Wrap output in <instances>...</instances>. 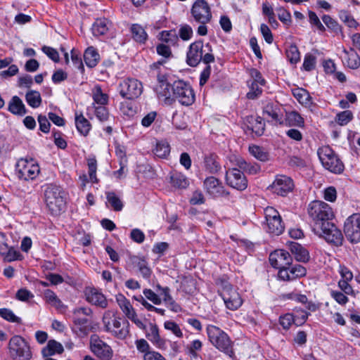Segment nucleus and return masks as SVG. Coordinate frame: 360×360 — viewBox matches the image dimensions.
I'll return each instance as SVG.
<instances>
[{
  "mask_svg": "<svg viewBox=\"0 0 360 360\" xmlns=\"http://www.w3.org/2000/svg\"><path fill=\"white\" fill-rule=\"evenodd\" d=\"M308 213L313 222L312 229L315 234L336 246L342 245L343 236L333 222L334 212L328 204L314 200L309 205Z\"/></svg>",
  "mask_w": 360,
  "mask_h": 360,
  "instance_id": "1",
  "label": "nucleus"
},
{
  "mask_svg": "<svg viewBox=\"0 0 360 360\" xmlns=\"http://www.w3.org/2000/svg\"><path fill=\"white\" fill-rule=\"evenodd\" d=\"M46 207L53 215H59L65 210L66 201L63 189L55 184H48L44 189Z\"/></svg>",
  "mask_w": 360,
  "mask_h": 360,
  "instance_id": "2",
  "label": "nucleus"
},
{
  "mask_svg": "<svg viewBox=\"0 0 360 360\" xmlns=\"http://www.w3.org/2000/svg\"><path fill=\"white\" fill-rule=\"evenodd\" d=\"M158 84L154 88L160 98H164L166 105H172L176 100L180 101V80H175L172 84L167 82L165 75H157Z\"/></svg>",
  "mask_w": 360,
  "mask_h": 360,
  "instance_id": "3",
  "label": "nucleus"
},
{
  "mask_svg": "<svg viewBox=\"0 0 360 360\" xmlns=\"http://www.w3.org/2000/svg\"><path fill=\"white\" fill-rule=\"evenodd\" d=\"M103 323L105 330L119 339H124L129 333L128 321L115 316L112 311L108 310L104 313Z\"/></svg>",
  "mask_w": 360,
  "mask_h": 360,
  "instance_id": "4",
  "label": "nucleus"
},
{
  "mask_svg": "<svg viewBox=\"0 0 360 360\" xmlns=\"http://www.w3.org/2000/svg\"><path fill=\"white\" fill-rule=\"evenodd\" d=\"M317 155L326 169L336 174H342L344 172L343 162L329 146L320 147L317 150Z\"/></svg>",
  "mask_w": 360,
  "mask_h": 360,
  "instance_id": "5",
  "label": "nucleus"
},
{
  "mask_svg": "<svg viewBox=\"0 0 360 360\" xmlns=\"http://www.w3.org/2000/svg\"><path fill=\"white\" fill-rule=\"evenodd\" d=\"M8 355L12 360H30L32 352L30 343L22 336H13L8 344Z\"/></svg>",
  "mask_w": 360,
  "mask_h": 360,
  "instance_id": "6",
  "label": "nucleus"
},
{
  "mask_svg": "<svg viewBox=\"0 0 360 360\" xmlns=\"http://www.w3.org/2000/svg\"><path fill=\"white\" fill-rule=\"evenodd\" d=\"M74 332L81 337L86 336L92 330L93 311L89 307H77L73 310Z\"/></svg>",
  "mask_w": 360,
  "mask_h": 360,
  "instance_id": "7",
  "label": "nucleus"
},
{
  "mask_svg": "<svg viewBox=\"0 0 360 360\" xmlns=\"http://www.w3.org/2000/svg\"><path fill=\"white\" fill-rule=\"evenodd\" d=\"M216 284L221 288L220 295L227 309L235 311L240 307L243 304V300L231 284L223 278H217Z\"/></svg>",
  "mask_w": 360,
  "mask_h": 360,
  "instance_id": "8",
  "label": "nucleus"
},
{
  "mask_svg": "<svg viewBox=\"0 0 360 360\" xmlns=\"http://www.w3.org/2000/svg\"><path fill=\"white\" fill-rule=\"evenodd\" d=\"M207 332L209 340L216 348L229 356L233 355L232 342L225 332L213 325L207 326Z\"/></svg>",
  "mask_w": 360,
  "mask_h": 360,
  "instance_id": "9",
  "label": "nucleus"
},
{
  "mask_svg": "<svg viewBox=\"0 0 360 360\" xmlns=\"http://www.w3.org/2000/svg\"><path fill=\"white\" fill-rule=\"evenodd\" d=\"M120 96L126 99L137 98L143 92V85L135 78H126L119 84Z\"/></svg>",
  "mask_w": 360,
  "mask_h": 360,
  "instance_id": "10",
  "label": "nucleus"
},
{
  "mask_svg": "<svg viewBox=\"0 0 360 360\" xmlns=\"http://www.w3.org/2000/svg\"><path fill=\"white\" fill-rule=\"evenodd\" d=\"M40 172L38 164L32 160L28 161L21 159L16 164V175L20 179L25 181L33 180Z\"/></svg>",
  "mask_w": 360,
  "mask_h": 360,
  "instance_id": "11",
  "label": "nucleus"
},
{
  "mask_svg": "<svg viewBox=\"0 0 360 360\" xmlns=\"http://www.w3.org/2000/svg\"><path fill=\"white\" fill-rule=\"evenodd\" d=\"M344 233L352 243L360 242V214L354 213L348 217L344 224Z\"/></svg>",
  "mask_w": 360,
  "mask_h": 360,
  "instance_id": "12",
  "label": "nucleus"
},
{
  "mask_svg": "<svg viewBox=\"0 0 360 360\" xmlns=\"http://www.w3.org/2000/svg\"><path fill=\"white\" fill-rule=\"evenodd\" d=\"M267 231L275 235L281 234L285 229L281 217L278 212L273 207H267L264 209Z\"/></svg>",
  "mask_w": 360,
  "mask_h": 360,
  "instance_id": "13",
  "label": "nucleus"
},
{
  "mask_svg": "<svg viewBox=\"0 0 360 360\" xmlns=\"http://www.w3.org/2000/svg\"><path fill=\"white\" fill-rule=\"evenodd\" d=\"M191 13L194 20L200 24H207L212 18L211 8L205 0H196Z\"/></svg>",
  "mask_w": 360,
  "mask_h": 360,
  "instance_id": "14",
  "label": "nucleus"
},
{
  "mask_svg": "<svg viewBox=\"0 0 360 360\" xmlns=\"http://www.w3.org/2000/svg\"><path fill=\"white\" fill-rule=\"evenodd\" d=\"M90 349L101 360H110L113 356L111 347L97 335H93L90 338Z\"/></svg>",
  "mask_w": 360,
  "mask_h": 360,
  "instance_id": "15",
  "label": "nucleus"
},
{
  "mask_svg": "<svg viewBox=\"0 0 360 360\" xmlns=\"http://www.w3.org/2000/svg\"><path fill=\"white\" fill-rule=\"evenodd\" d=\"M203 188L207 195L214 198L229 195V192L225 189L223 184L214 176L205 178L203 181Z\"/></svg>",
  "mask_w": 360,
  "mask_h": 360,
  "instance_id": "16",
  "label": "nucleus"
},
{
  "mask_svg": "<svg viewBox=\"0 0 360 360\" xmlns=\"http://www.w3.org/2000/svg\"><path fill=\"white\" fill-rule=\"evenodd\" d=\"M225 179L227 185L236 190L244 191L248 187V180L240 169H229L226 172Z\"/></svg>",
  "mask_w": 360,
  "mask_h": 360,
  "instance_id": "17",
  "label": "nucleus"
},
{
  "mask_svg": "<svg viewBox=\"0 0 360 360\" xmlns=\"http://www.w3.org/2000/svg\"><path fill=\"white\" fill-rule=\"evenodd\" d=\"M294 184L291 178L285 175H277L268 189L281 196H286L293 190Z\"/></svg>",
  "mask_w": 360,
  "mask_h": 360,
  "instance_id": "18",
  "label": "nucleus"
},
{
  "mask_svg": "<svg viewBox=\"0 0 360 360\" xmlns=\"http://www.w3.org/2000/svg\"><path fill=\"white\" fill-rule=\"evenodd\" d=\"M269 262L275 269L287 267L292 264V257L285 250H276L270 254Z\"/></svg>",
  "mask_w": 360,
  "mask_h": 360,
  "instance_id": "19",
  "label": "nucleus"
},
{
  "mask_svg": "<svg viewBox=\"0 0 360 360\" xmlns=\"http://www.w3.org/2000/svg\"><path fill=\"white\" fill-rule=\"evenodd\" d=\"M86 301L96 307L105 309L108 307V302L105 296L98 289L91 288L85 291Z\"/></svg>",
  "mask_w": 360,
  "mask_h": 360,
  "instance_id": "20",
  "label": "nucleus"
},
{
  "mask_svg": "<svg viewBox=\"0 0 360 360\" xmlns=\"http://www.w3.org/2000/svg\"><path fill=\"white\" fill-rule=\"evenodd\" d=\"M202 168L208 174L212 175L217 174L221 169L218 155L213 153L205 154L203 156Z\"/></svg>",
  "mask_w": 360,
  "mask_h": 360,
  "instance_id": "21",
  "label": "nucleus"
},
{
  "mask_svg": "<svg viewBox=\"0 0 360 360\" xmlns=\"http://www.w3.org/2000/svg\"><path fill=\"white\" fill-rule=\"evenodd\" d=\"M203 44L201 41L191 44L187 53L186 62L191 67H195L202 59Z\"/></svg>",
  "mask_w": 360,
  "mask_h": 360,
  "instance_id": "22",
  "label": "nucleus"
},
{
  "mask_svg": "<svg viewBox=\"0 0 360 360\" xmlns=\"http://www.w3.org/2000/svg\"><path fill=\"white\" fill-rule=\"evenodd\" d=\"M289 250L297 262L307 263L309 261L310 256L309 251L296 242L288 243Z\"/></svg>",
  "mask_w": 360,
  "mask_h": 360,
  "instance_id": "23",
  "label": "nucleus"
},
{
  "mask_svg": "<svg viewBox=\"0 0 360 360\" xmlns=\"http://www.w3.org/2000/svg\"><path fill=\"white\" fill-rule=\"evenodd\" d=\"M245 123L247 128L257 136H262L264 134L265 123L262 117L259 116H248L246 117Z\"/></svg>",
  "mask_w": 360,
  "mask_h": 360,
  "instance_id": "24",
  "label": "nucleus"
},
{
  "mask_svg": "<svg viewBox=\"0 0 360 360\" xmlns=\"http://www.w3.org/2000/svg\"><path fill=\"white\" fill-rule=\"evenodd\" d=\"M281 108L278 104L272 102L267 103L263 108V115L271 118L276 124H282V117L279 115Z\"/></svg>",
  "mask_w": 360,
  "mask_h": 360,
  "instance_id": "25",
  "label": "nucleus"
},
{
  "mask_svg": "<svg viewBox=\"0 0 360 360\" xmlns=\"http://www.w3.org/2000/svg\"><path fill=\"white\" fill-rule=\"evenodd\" d=\"M8 110L12 114L19 116H23L27 113L24 103L18 96L11 98L8 103Z\"/></svg>",
  "mask_w": 360,
  "mask_h": 360,
  "instance_id": "26",
  "label": "nucleus"
},
{
  "mask_svg": "<svg viewBox=\"0 0 360 360\" xmlns=\"http://www.w3.org/2000/svg\"><path fill=\"white\" fill-rule=\"evenodd\" d=\"M64 352L63 345L55 340H50L46 347L41 350L44 357L51 356L56 354H60Z\"/></svg>",
  "mask_w": 360,
  "mask_h": 360,
  "instance_id": "27",
  "label": "nucleus"
},
{
  "mask_svg": "<svg viewBox=\"0 0 360 360\" xmlns=\"http://www.w3.org/2000/svg\"><path fill=\"white\" fill-rule=\"evenodd\" d=\"M46 302L58 310H65L67 307L51 290L47 289L44 292Z\"/></svg>",
  "mask_w": 360,
  "mask_h": 360,
  "instance_id": "28",
  "label": "nucleus"
},
{
  "mask_svg": "<svg viewBox=\"0 0 360 360\" xmlns=\"http://www.w3.org/2000/svg\"><path fill=\"white\" fill-rule=\"evenodd\" d=\"M195 101V94L191 86L181 80V105H190Z\"/></svg>",
  "mask_w": 360,
  "mask_h": 360,
  "instance_id": "29",
  "label": "nucleus"
},
{
  "mask_svg": "<svg viewBox=\"0 0 360 360\" xmlns=\"http://www.w3.org/2000/svg\"><path fill=\"white\" fill-rule=\"evenodd\" d=\"M147 338L155 345L160 347L163 345L164 341L159 334V329L156 324L150 323L148 330L146 329Z\"/></svg>",
  "mask_w": 360,
  "mask_h": 360,
  "instance_id": "30",
  "label": "nucleus"
},
{
  "mask_svg": "<svg viewBox=\"0 0 360 360\" xmlns=\"http://www.w3.org/2000/svg\"><path fill=\"white\" fill-rule=\"evenodd\" d=\"M84 59L89 68H94L98 64L100 56L95 48L89 46L84 51Z\"/></svg>",
  "mask_w": 360,
  "mask_h": 360,
  "instance_id": "31",
  "label": "nucleus"
},
{
  "mask_svg": "<svg viewBox=\"0 0 360 360\" xmlns=\"http://www.w3.org/2000/svg\"><path fill=\"white\" fill-rule=\"evenodd\" d=\"M110 22L106 18L97 19L92 26V33L94 36H101L105 34L110 26Z\"/></svg>",
  "mask_w": 360,
  "mask_h": 360,
  "instance_id": "32",
  "label": "nucleus"
},
{
  "mask_svg": "<svg viewBox=\"0 0 360 360\" xmlns=\"http://www.w3.org/2000/svg\"><path fill=\"white\" fill-rule=\"evenodd\" d=\"M236 165L240 169L250 174H255L260 170V167L258 165L249 163L240 157L236 158Z\"/></svg>",
  "mask_w": 360,
  "mask_h": 360,
  "instance_id": "33",
  "label": "nucleus"
},
{
  "mask_svg": "<svg viewBox=\"0 0 360 360\" xmlns=\"http://www.w3.org/2000/svg\"><path fill=\"white\" fill-rule=\"evenodd\" d=\"M286 125L290 127H304V118L297 111H291L286 113Z\"/></svg>",
  "mask_w": 360,
  "mask_h": 360,
  "instance_id": "34",
  "label": "nucleus"
},
{
  "mask_svg": "<svg viewBox=\"0 0 360 360\" xmlns=\"http://www.w3.org/2000/svg\"><path fill=\"white\" fill-rule=\"evenodd\" d=\"M75 124L78 131L84 136H86L91 129L90 122L82 114L75 115Z\"/></svg>",
  "mask_w": 360,
  "mask_h": 360,
  "instance_id": "35",
  "label": "nucleus"
},
{
  "mask_svg": "<svg viewBox=\"0 0 360 360\" xmlns=\"http://www.w3.org/2000/svg\"><path fill=\"white\" fill-rule=\"evenodd\" d=\"M345 53V63L351 69H357L360 66V57L355 52L354 49H350L349 51L344 50Z\"/></svg>",
  "mask_w": 360,
  "mask_h": 360,
  "instance_id": "36",
  "label": "nucleus"
},
{
  "mask_svg": "<svg viewBox=\"0 0 360 360\" xmlns=\"http://www.w3.org/2000/svg\"><path fill=\"white\" fill-rule=\"evenodd\" d=\"M27 104L33 108L39 107L41 104V97L37 91L30 90L25 95Z\"/></svg>",
  "mask_w": 360,
  "mask_h": 360,
  "instance_id": "37",
  "label": "nucleus"
},
{
  "mask_svg": "<svg viewBox=\"0 0 360 360\" xmlns=\"http://www.w3.org/2000/svg\"><path fill=\"white\" fill-rule=\"evenodd\" d=\"M106 198L110 207L115 212H120L122 210L124 205L120 198L113 191L106 192Z\"/></svg>",
  "mask_w": 360,
  "mask_h": 360,
  "instance_id": "38",
  "label": "nucleus"
},
{
  "mask_svg": "<svg viewBox=\"0 0 360 360\" xmlns=\"http://www.w3.org/2000/svg\"><path fill=\"white\" fill-rule=\"evenodd\" d=\"M87 166L89 169V179L92 183H98V179L96 177L97 160L95 155H89L86 158Z\"/></svg>",
  "mask_w": 360,
  "mask_h": 360,
  "instance_id": "39",
  "label": "nucleus"
},
{
  "mask_svg": "<svg viewBox=\"0 0 360 360\" xmlns=\"http://www.w3.org/2000/svg\"><path fill=\"white\" fill-rule=\"evenodd\" d=\"M132 38L137 42L143 44L147 39L145 30L139 25H133L131 27Z\"/></svg>",
  "mask_w": 360,
  "mask_h": 360,
  "instance_id": "40",
  "label": "nucleus"
},
{
  "mask_svg": "<svg viewBox=\"0 0 360 360\" xmlns=\"http://www.w3.org/2000/svg\"><path fill=\"white\" fill-rule=\"evenodd\" d=\"M250 153L258 160L266 162L269 160V153L262 147L252 145L249 146Z\"/></svg>",
  "mask_w": 360,
  "mask_h": 360,
  "instance_id": "41",
  "label": "nucleus"
},
{
  "mask_svg": "<svg viewBox=\"0 0 360 360\" xmlns=\"http://www.w3.org/2000/svg\"><path fill=\"white\" fill-rule=\"evenodd\" d=\"M170 153V147L167 143L158 142L153 149L154 155L159 158H167Z\"/></svg>",
  "mask_w": 360,
  "mask_h": 360,
  "instance_id": "42",
  "label": "nucleus"
},
{
  "mask_svg": "<svg viewBox=\"0 0 360 360\" xmlns=\"http://www.w3.org/2000/svg\"><path fill=\"white\" fill-rule=\"evenodd\" d=\"M201 348L202 342L199 340H195L185 346V353L191 359L196 358L198 356L197 352L200 351Z\"/></svg>",
  "mask_w": 360,
  "mask_h": 360,
  "instance_id": "43",
  "label": "nucleus"
},
{
  "mask_svg": "<svg viewBox=\"0 0 360 360\" xmlns=\"http://www.w3.org/2000/svg\"><path fill=\"white\" fill-rule=\"evenodd\" d=\"M93 99L94 101V105H103L108 104V96L102 92L100 86H96L93 94Z\"/></svg>",
  "mask_w": 360,
  "mask_h": 360,
  "instance_id": "44",
  "label": "nucleus"
},
{
  "mask_svg": "<svg viewBox=\"0 0 360 360\" xmlns=\"http://www.w3.org/2000/svg\"><path fill=\"white\" fill-rule=\"evenodd\" d=\"M159 39L169 44L174 45L177 43L178 37L174 30L162 31L159 34Z\"/></svg>",
  "mask_w": 360,
  "mask_h": 360,
  "instance_id": "45",
  "label": "nucleus"
},
{
  "mask_svg": "<svg viewBox=\"0 0 360 360\" xmlns=\"http://www.w3.org/2000/svg\"><path fill=\"white\" fill-rule=\"evenodd\" d=\"M181 288L187 294H193L196 290V282L191 277L185 276L181 280Z\"/></svg>",
  "mask_w": 360,
  "mask_h": 360,
  "instance_id": "46",
  "label": "nucleus"
},
{
  "mask_svg": "<svg viewBox=\"0 0 360 360\" xmlns=\"http://www.w3.org/2000/svg\"><path fill=\"white\" fill-rule=\"evenodd\" d=\"M322 20L328 29L331 30L335 34L342 32V27L338 22L328 15H323Z\"/></svg>",
  "mask_w": 360,
  "mask_h": 360,
  "instance_id": "47",
  "label": "nucleus"
},
{
  "mask_svg": "<svg viewBox=\"0 0 360 360\" xmlns=\"http://www.w3.org/2000/svg\"><path fill=\"white\" fill-rule=\"evenodd\" d=\"M338 15L340 19L344 22L349 27L356 28L359 25V23L356 21V20L347 11H340Z\"/></svg>",
  "mask_w": 360,
  "mask_h": 360,
  "instance_id": "48",
  "label": "nucleus"
},
{
  "mask_svg": "<svg viewBox=\"0 0 360 360\" xmlns=\"http://www.w3.org/2000/svg\"><path fill=\"white\" fill-rule=\"evenodd\" d=\"M286 56L292 64L297 63L300 59V53L296 45H290L286 49Z\"/></svg>",
  "mask_w": 360,
  "mask_h": 360,
  "instance_id": "49",
  "label": "nucleus"
},
{
  "mask_svg": "<svg viewBox=\"0 0 360 360\" xmlns=\"http://www.w3.org/2000/svg\"><path fill=\"white\" fill-rule=\"evenodd\" d=\"M352 119L353 114L350 110L342 111L335 116L336 122L341 126L347 124Z\"/></svg>",
  "mask_w": 360,
  "mask_h": 360,
  "instance_id": "50",
  "label": "nucleus"
},
{
  "mask_svg": "<svg viewBox=\"0 0 360 360\" xmlns=\"http://www.w3.org/2000/svg\"><path fill=\"white\" fill-rule=\"evenodd\" d=\"M94 114L100 122H105L109 118L108 109L103 105H94Z\"/></svg>",
  "mask_w": 360,
  "mask_h": 360,
  "instance_id": "51",
  "label": "nucleus"
},
{
  "mask_svg": "<svg viewBox=\"0 0 360 360\" xmlns=\"http://www.w3.org/2000/svg\"><path fill=\"white\" fill-rule=\"evenodd\" d=\"M0 316L11 323H20L21 322V319L15 316L11 309L7 308L0 309Z\"/></svg>",
  "mask_w": 360,
  "mask_h": 360,
  "instance_id": "52",
  "label": "nucleus"
},
{
  "mask_svg": "<svg viewBox=\"0 0 360 360\" xmlns=\"http://www.w3.org/2000/svg\"><path fill=\"white\" fill-rule=\"evenodd\" d=\"M316 58L311 53H307L304 56L302 67L306 71H311L316 68Z\"/></svg>",
  "mask_w": 360,
  "mask_h": 360,
  "instance_id": "53",
  "label": "nucleus"
},
{
  "mask_svg": "<svg viewBox=\"0 0 360 360\" xmlns=\"http://www.w3.org/2000/svg\"><path fill=\"white\" fill-rule=\"evenodd\" d=\"M290 269L292 280L304 277L307 274L306 268L300 264H295L292 266H290Z\"/></svg>",
  "mask_w": 360,
  "mask_h": 360,
  "instance_id": "54",
  "label": "nucleus"
},
{
  "mask_svg": "<svg viewBox=\"0 0 360 360\" xmlns=\"http://www.w3.org/2000/svg\"><path fill=\"white\" fill-rule=\"evenodd\" d=\"M295 321L296 319L291 314H285L279 318V323L285 330L289 329L292 323Z\"/></svg>",
  "mask_w": 360,
  "mask_h": 360,
  "instance_id": "55",
  "label": "nucleus"
},
{
  "mask_svg": "<svg viewBox=\"0 0 360 360\" xmlns=\"http://www.w3.org/2000/svg\"><path fill=\"white\" fill-rule=\"evenodd\" d=\"M259 84H257V82H252L250 85V91L247 94V98L249 99H255L257 98L259 95H261L262 92V89L261 87H259Z\"/></svg>",
  "mask_w": 360,
  "mask_h": 360,
  "instance_id": "56",
  "label": "nucleus"
},
{
  "mask_svg": "<svg viewBox=\"0 0 360 360\" xmlns=\"http://www.w3.org/2000/svg\"><path fill=\"white\" fill-rule=\"evenodd\" d=\"M276 11L278 12V17L282 22H283L285 25L290 24L292 20L290 12L286 11L283 7L277 8Z\"/></svg>",
  "mask_w": 360,
  "mask_h": 360,
  "instance_id": "57",
  "label": "nucleus"
},
{
  "mask_svg": "<svg viewBox=\"0 0 360 360\" xmlns=\"http://www.w3.org/2000/svg\"><path fill=\"white\" fill-rule=\"evenodd\" d=\"M330 295L338 304L341 305L346 304L349 301L346 295L341 291L331 290Z\"/></svg>",
  "mask_w": 360,
  "mask_h": 360,
  "instance_id": "58",
  "label": "nucleus"
},
{
  "mask_svg": "<svg viewBox=\"0 0 360 360\" xmlns=\"http://www.w3.org/2000/svg\"><path fill=\"white\" fill-rule=\"evenodd\" d=\"M116 300L124 314L126 312H129V309L132 307V306L130 302L126 299L124 296L120 295L117 297Z\"/></svg>",
  "mask_w": 360,
  "mask_h": 360,
  "instance_id": "59",
  "label": "nucleus"
},
{
  "mask_svg": "<svg viewBox=\"0 0 360 360\" xmlns=\"http://www.w3.org/2000/svg\"><path fill=\"white\" fill-rule=\"evenodd\" d=\"M143 295L148 300L151 301L155 304H160L161 303L162 299L160 297V295L150 289H145L143 290Z\"/></svg>",
  "mask_w": 360,
  "mask_h": 360,
  "instance_id": "60",
  "label": "nucleus"
},
{
  "mask_svg": "<svg viewBox=\"0 0 360 360\" xmlns=\"http://www.w3.org/2000/svg\"><path fill=\"white\" fill-rule=\"evenodd\" d=\"M37 120L39 124V129L42 132L48 134L50 131L51 124L47 117L45 115H39Z\"/></svg>",
  "mask_w": 360,
  "mask_h": 360,
  "instance_id": "61",
  "label": "nucleus"
},
{
  "mask_svg": "<svg viewBox=\"0 0 360 360\" xmlns=\"http://www.w3.org/2000/svg\"><path fill=\"white\" fill-rule=\"evenodd\" d=\"M338 287L347 295H355L354 290H353L349 281H339Z\"/></svg>",
  "mask_w": 360,
  "mask_h": 360,
  "instance_id": "62",
  "label": "nucleus"
},
{
  "mask_svg": "<svg viewBox=\"0 0 360 360\" xmlns=\"http://www.w3.org/2000/svg\"><path fill=\"white\" fill-rule=\"evenodd\" d=\"M260 31L266 42L269 44H271L274 41V37L268 25L266 24H262L260 26Z\"/></svg>",
  "mask_w": 360,
  "mask_h": 360,
  "instance_id": "63",
  "label": "nucleus"
},
{
  "mask_svg": "<svg viewBox=\"0 0 360 360\" xmlns=\"http://www.w3.org/2000/svg\"><path fill=\"white\" fill-rule=\"evenodd\" d=\"M130 238L133 241L137 243H142L145 240V235L140 229H134L131 231Z\"/></svg>",
  "mask_w": 360,
  "mask_h": 360,
  "instance_id": "64",
  "label": "nucleus"
}]
</instances>
